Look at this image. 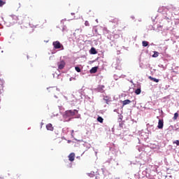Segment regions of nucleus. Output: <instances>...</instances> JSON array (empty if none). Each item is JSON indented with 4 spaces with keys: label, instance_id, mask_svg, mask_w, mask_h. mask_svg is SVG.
<instances>
[{
    "label": "nucleus",
    "instance_id": "obj_20",
    "mask_svg": "<svg viewBox=\"0 0 179 179\" xmlns=\"http://www.w3.org/2000/svg\"><path fill=\"white\" fill-rule=\"evenodd\" d=\"M71 15H75V13H71Z\"/></svg>",
    "mask_w": 179,
    "mask_h": 179
},
{
    "label": "nucleus",
    "instance_id": "obj_4",
    "mask_svg": "<svg viewBox=\"0 0 179 179\" xmlns=\"http://www.w3.org/2000/svg\"><path fill=\"white\" fill-rule=\"evenodd\" d=\"M164 125V122H163V120H159L158 122L157 128H159V129H163Z\"/></svg>",
    "mask_w": 179,
    "mask_h": 179
},
{
    "label": "nucleus",
    "instance_id": "obj_17",
    "mask_svg": "<svg viewBox=\"0 0 179 179\" xmlns=\"http://www.w3.org/2000/svg\"><path fill=\"white\" fill-rule=\"evenodd\" d=\"M4 4H5V1L0 0V6H3Z\"/></svg>",
    "mask_w": 179,
    "mask_h": 179
},
{
    "label": "nucleus",
    "instance_id": "obj_19",
    "mask_svg": "<svg viewBox=\"0 0 179 179\" xmlns=\"http://www.w3.org/2000/svg\"><path fill=\"white\" fill-rule=\"evenodd\" d=\"M85 26H90V24L89 23V21H85Z\"/></svg>",
    "mask_w": 179,
    "mask_h": 179
},
{
    "label": "nucleus",
    "instance_id": "obj_6",
    "mask_svg": "<svg viewBox=\"0 0 179 179\" xmlns=\"http://www.w3.org/2000/svg\"><path fill=\"white\" fill-rule=\"evenodd\" d=\"M46 129H48V131H54V127H52L51 123H49L46 125Z\"/></svg>",
    "mask_w": 179,
    "mask_h": 179
},
{
    "label": "nucleus",
    "instance_id": "obj_10",
    "mask_svg": "<svg viewBox=\"0 0 179 179\" xmlns=\"http://www.w3.org/2000/svg\"><path fill=\"white\" fill-rule=\"evenodd\" d=\"M90 72V73H96L97 72V67H92Z\"/></svg>",
    "mask_w": 179,
    "mask_h": 179
},
{
    "label": "nucleus",
    "instance_id": "obj_1",
    "mask_svg": "<svg viewBox=\"0 0 179 179\" xmlns=\"http://www.w3.org/2000/svg\"><path fill=\"white\" fill-rule=\"evenodd\" d=\"M76 113H78V110H66L65 112V116L66 117H73Z\"/></svg>",
    "mask_w": 179,
    "mask_h": 179
},
{
    "label": "nucleus",
    "instance_id": "obj_15",
    "mask_svg": "<svg viewBox=\"0 0 179 179\" xmlns=\"http://www.w3.org/2000/svg\"><path fill=\"white\" fill-rule=\"evenodd\" d=\"M154 58H157V57H159V53L157 52H155L154 55H152Z\"/></svg>",
    "mask_w": 179,
    "mask_h": 179
},
{
    "label": "nucleus",
    "instance_id": "obj_18",
    "mask_svg": "<svg viewBox=\"0 0 179 179\" xmlns=\"http://www.w3.org/2000/svg\"><path fill=\"white\" fill-rule=\"evenodd\" d=\"M173 143H176L177 145V146H179V141L178 140L173 141Z\"/></svg>",
    "mask_w": 179,
    "mask_h": 179
},
{
    "label": "nucleus",
    "instance_id": "obj_7",
    "mask_svg": "<svg viewBox=\"0 0 179 179\" xmlns=\"http://www.w3.org/2000/svg\"><path fill=\"white\" fill-rule=\"evenodd\" d=\"M131 103V100L126 99V100L122 101V107H124V106H127V104H129Z\"/></svg>",
    "mask_w": 179,
    "mask_h": 179
},
{
    "label": "nucleus",
    "instance_id": "obj_12",
    "mask_svg": "<svg viewBox=\"0 0 179 179\" xmlns=\"http://www.w3.org/2000/svg\"><path fill=\"white\" fill-rule=\"evenodd\" d=\"M142 44L143 47H148V45H149V42L144 41L142 42Z\"/></svg>",
    "mask_w": 179,
    "mask_h": 179
},
{
    "label": "nucleus",
    "instance_id": "obj_11",
    "mask_svg": "<svg viewBox=\"0 0 179 179\" xmlns=\"http://www.w3.org/2000/svg\"><path fill=\"white\" fill-rule=\"evenodd\" d=\"M97 121H98V122H100L101 124H103V121H104V119H103V117L99 116L97 117Z\"/></svg>",
    "mask_w": 179,
    "mask_h": 179
},
{
    "label": "nucleus",
    "instance_id": "obj_21",
    "mask_svg": "<svg viewBox=\"0 0 179 179\" xmlns=\"http://www.w3.org/2000/svg\"><path fill=\"white\" fill-rule=\"evenodd\" d=\"M95 31H97V29H96Z\"/></svg>",
    "mask_w": 179,
    "mask_h": 179
},
{
    "label": "nucleus",
    "instance_id": "obj_16",
    "mask_svg": "<svg viewBox=\"0 0 179 179\" xmlns=\"http://www.w3.org/2000/svg\"><path fill=\"white\" fill-rule=\"evenodd\" d=\"M75 69L77 72H80V68L79 66H76Z\"/></svg>",
    "mask_w": 179,
    "mask_h": 179
},
{
    "label": "nucleus",
    "instance_id": "obj_2",
    "mask_svg": "<svg viewBox=\"0 0 179 179\" xmlns=\"http://www.w3.org/2000/svg\"><path fill=\"white\" fill-rule=\"evenodd\" d=\"M52 45L54 46V48H55L56 50H58L61 48V47H62V45H61V43H59V41H58L53 42Z\"/></svg>",
    "mask_w": 179,
    "mask_h": 179
},
{
    "label": "nucleus",
    "instance_id": "obj_13",
    "mask_svg": "<svg viewBox=\"0 0 179 179\" xmlns=\"http://www.w3.org/2000/svg\"><path fill=\"white\" fill-rule=\"evenodd\" d=\"M141 92H142V90H141V88H138L135 90L136 94H139Z\"/></svg>",
    "mask_w": 179,
    "mask_h": 179
},
{
    "label": "nucleus",
    "instance_id": "obj_3",
    "mask_svg": "<svg viewBox=\"0 0 179 179\" xmlns=\"http://www.w3.org/2000/svg\"><path fill=\"white\" fill-rule=\"evenodd\" d=\"M57 65H58V69H64V68H65V62L61 61L57 63Z\"/></svg>",
    "mask_w": 179,
    "mask_h": 179
},
{
    "label": "nucleus",
    "instance_id": "obj_9",
    "mask_svg": "<svg viewBox=\"0 0 179 179\" xmlns=\"http://www.w3.org/2000/svg\"><path fill=\"white\" fill-rule=\"evenodd\" d=\"M90 52H91V54L94 55L97 54V50H96V48H92L90 50Z\"/></svg>",
    "mask_w": 179,
    "mask_h": 179
},
{
    "label": "nucleus",
    "instance_id": "obj_22",
    "mask_svg": "<svg viewBox=\"0 0 179 179\" xmlns=\"http://www.w3.org/2000/svg\"><path fill=\"white\" fill-rule=\"evenodd\" d=\"M49 89H52V87H50V88H49Z\"/></svg>",
    "mask_w": 179,
    "mask_h": 179
},
{
    "label": "nucleus",
    "instance_id": "obj_14",
    "mask_svg": "<svg viewBox=\"0 0 179 179\" xmlns=\"http://www.w3.org/2000/svg\"><path fill=\"white\" fill-rule=\"evenodd\" d=\"M178 118V113H176L174 114V116H173V120H177Z\"/></svg>",
    "mask_w": 179,
    "mask_h": 179
},
{
    "label": "nucleus",
    "instance_id": "obj_8",
    "mask_svg": "<svg viewBox=\"0 0 179 179\" xmlns=\"http://www.w3.org/2000/svg\"><path fill=\"white\" fill-rule=\"evenodd\" d=\"M148 78L150 80H152V82H156V83H159V79H157L155 78H153L152 76H149Z\"/></svg>",
    "mask_w": 179,
    "mask_h": 179
},
{
    "label": "nucleus",
    "instance_id": "obj_5",
    "mask_svg": "<svg viewBox=\"0 0 179 179\" xmlns=\"http://www.w3.org/2000/svg\"><path fill=\"white\" fill-rule=\"evenodd\" d=\"M69 162H73V160H75V153L71 152L69 155Z\"/></svg>",
    "mask_w": 179,
    "mask_h": 179
}]
</instances>
